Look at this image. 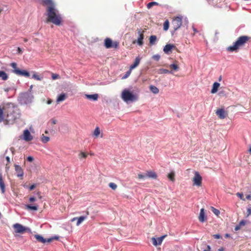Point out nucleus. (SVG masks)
Segmentation results:
<instances>
[{
	"label": "nucleus",
	"instance_id": "obj_61",
	"mask_svg": "<svg viewBox=\"0 0 251 251\" xmlns=\"http://www.w3.org/2000/svg\"><path fill=\"white\" fill-rule=\"evenodd\" d=\"M225 237H226V238H228V237H230V235H229V234H228V233H226V234H225Z\"/></svg>",
	"mask_w": 251,
	"mask_h": 251
},
{
	"label": "nucleus",
	"instance_id": "obj_41",
	"mask_svg": "<svg viewBox=\"0 0 251 251\" xmlns=\"http://www.w3.org/2000/svg\"><path fill=\"white\" fill-rule=\"evenodd\" d=\"M132 70H130V68H129V70L126 72V74L123 76V79H126L130 75L131 73Z\"/></svg>",
	"mask_w": 251,
	"mask_h": 251
},
{
	"label": "nucleus",
	"instance_id": "obj_18",
	"mask_svg": "<svg viewBox=\"0 0 251 251\" xmlns=\"http://www.w3.org/2000/svg\"><path fill=\"white\" fill-rule=\"evenodd\" d=\"M141 59V58L140 56L137 57L135 58V61H134L133 64H132L130 66V70H132L133 69H134V68L137 67L139 65V64H140Z\"/></svg>",
	"mask_w": 251,
	"mask_h": 251
},
{
	"label": "nucleus",
	"instance_id": "obj_52",
	"mask_svg": "<svg viewBox=\"0 0 251 251\" xmlns=\"http://www.w3.org/2000/svg\"><path fill=\"white\" fill-rule=\"evenodd\" d=\"M35 200H36V199L34 197H30L29 199V201L30 202H32L35 201Z\"/></svg>",
	"mask_w": 251,
	"mask_h": 251
},
{
	"label": "nucleus",
	"instance_id": "obj_7",
	"mask_svg": "<svg viewBox=\"0 0 251 251\" xmlns=\"http://www.w3.org/2000/svg\"><path fill=\"white\" fill-rule=\"evenodd\" d=\"M13 227L17 233L23 234L28 230L27 228L18 223L13 225Z\"/></svg>",
	"mask_w": 251,
	"mask_h": 251
},
{
	"label": "nucleus",
	"instance_id": "obj_49",
	"mask_svg": "<svg viewBox=\"0 0 251 251\" xmlns=\"http://www.w3.org/2000/svg\"><path fill=\"white\" fill-rule=\"evenodd\" d=\"M33 160H34L33 157L31 156H28L27 158V160L29 162H32L33 161Z\"/></svg>",
	"mask_w": 251,
	"mask_h": 251
},
{
	"label": "nucleus",
	"instance_id": "obj_34",
	"mask_svg": "<svg viewBox=\"0 0 251 251\" xmlns=\"http://www.w3.org/2000/svg\"><path fill=\"white\" fill-rule=\"evenodd\" d=\"M169 27V22L168 20H166L163 24V29L167 31Z\"/></svg>",
	"mask_w": 251,
	"mask_h": 251
},
{
	"label": "nucleus",
	"instance_id": "obj_9",
	"mask_svg": "<svg viewBox=\"0 0 251 251\" xmlns=\"http://www.w3.org/2000/svg\"><path fill=\"white\" fill-rule=\"evenodd\" d=\"M138 32V34H139V37L137 40V44L142 46L143 45V39H144V34L145 32V30H142V29H137V30Z\"/></svg>",
	"mask_w": 251,
	"mask_h": 251
},
{
	"label": "nucleus",
	"instance_id": "obj_28",
	"mask_svg": "<svg viewBox=\"0 0 251 251\" xmlns=\"http://www.w3.org/2000/svg\"><path fill=\"white\" fill-rule=\"evenodd\" d=\"M150 89L154 94H157L159 92V89L153 85H151L150 86Z\"/></svg>",
	"mask_w": 251,
	"mask_h": 251
},
{
	"label": "nucleus",
	"instance_id": "obj_50",
	"mask_svg": "<svg viewBox=\"0 0 251 251\" xmlns=\"http://www.w3.org/2000/svg\"><path fill=\"white\" fill-rule=\"evenodd\" d=\"M246 224V222L244 220H242L240 222L239 225H240L241 226H245Z\"/></svg>",
	"mask_w": 251,
	"mask_h": 251
},
{
	"label": "nucleus",
	"instance_id": "obj_33",
	"mask_svg": "<svg viewBox=\"0 0 251 251\" xmlns=\"http://www.w3.org/2000/svg\"><path fill=\"white\" fill-rule=\"evenodd\" d=\"M88 154L84 152H80L78 154V157L80 159H81L82 158H86L87 157Z\"/></svg>",
	"mask_w": 251,
	"mask_h": 251
},
{
	"label": "nucleus",
	"instance_id": "obj_21",
	"mask_svg": "<svg viewBox=\"0 0 251 251\" xmlns=\"http://www.w3.org/2000/svg\"><path fill=\"white\" fill-rule=\"evenodd\" d=\"M67 96L65 93L61 94L60 95H59L56 99V102L57 103H59L61 101H63L66 100L67 98Z\"/></svg>",
	"mask_w": 251,
	"mask_h": 251
},
{
	"label": "nucleus",
	"instance_id": "obj_11",
	"mask_svg": "<svg viewBox=\"0 0 251 251\" xmlns=\"http://www.w3.org/2000/svg\"><path fill=\"white\" fill-rule=\"evenodd\" d=\"M216 114L221 119H225L227 115V113L223 108L217 109L216 111Z\"/></svg>",
	"mask_w": 251,
	"mask_h": 251
},
{
	"label": "nucleus",
	"instance_id": "obj_43",
	"mask_svg": "<svg viewBox=\"0 0 251 251\" xmlns=\"http://www.w3.org/2000/svg\"><path fill=\"white\" fill-rule=\"evenodd\" d=\"M160 58V56L159 54H155L152 56V58L156 61H158Z\"/></svg>",
	"mask_w": 251,
	"mask_h": 251
},
{
	"label": "nucleus",
	"instance_id": "obj_40",
	"mask_svg": "<svg viewBox=\"0 0 251 251\" xmlns=\"http://www.w3.org/2000/svg\"><path fill=\"white\" fill-rule=\"evenodd\" d=\"M32 78L37 80H41L42 78V77H41L36 73H34V74L32 75Z\"/></svg>",
	"mask_w": 251,
	"mask_h": 251
},
{
	"label": "nucleus",
	"instance_id": "obj_58",
	"mask_svg": "<svg viewBox=\"0 0 251 251\" xmlns=\"http://www.w3.org/2000/svg\"><path fill=\"white\" fill-rule=\"evenodd\" d=\"M52 100L51 99H49L47 101V103L48 104H51L52 103Z\"/></svg>",
	"mask_w": 251,
	"mask_h": 251
},
{
	"label": "nucleus",
	"instance_id": "obj_30",
	"mask_svg": "<svg viewBox=\"0 0 251 251\" xmlns=\"http://www.w3.org/2000/svg\"><path fill=\"white\" fill-rule=\"evenodd\" d=\"M0 77H1L3 80H6L8 78V75L4 71H0Z\"/></svg>",
	"mask_w": 251,
	"mask_h": 251
},
{
	"label": "nucleus",
	"instance_id": "obj_1",
	"mask_svg": "<svg viewBox=\"0 0 251 251\" xmlns=\"http://www.w3.org/2000/svg\"><path fill=\"white\" fill-rule=\"evenodd\" d=\"M42 4L46 6V23H51L60 26L63 23L61 15L56 7L53 0H42Z\"/></svg>",
	"mask_w": 251,
	"mask_h": 251
},
{
	"label": "nucleus",
	"instance_id": "obj_5",
	"mask_svg": "<svg viewBox=\"0 0 251 251\" xmlns=\"http://www.w3.org/2000/svg\"><path fill=\"white\" fill-rule=\"evenodd\" d=\"M182 16H179L173 18L172 25L174 31L178 29L182 25Z\"/></svg>",
	"mask_w": 251,
	"mask_h": 251
},
{
	"label": "nucleus",
	"instance_id": "obj_25",
	"mask_svg": "<svg viewBox=\"0 0 251 251\" xmlns=\"http://www.w3.org/2000/svg\"><path fill=\"white\" fill-rule=\"evenodd\" d=\"M147 176L153 179H156L157 178L156 174L153 171H148L146 174Z\"/></svg>",
	"mask_w": 251,
	"mask_h": 251
},
{
	"label": "nucleus",
	"instance_id": "obj_59",
	"mask_svg": "<svg viewBox=\"0 0 251 251\" xmlns=\"http://www.w3.org/2000/svg\"><path fill=\"white\" fill-rule=\"evenodd\" d=\"M37 195L38 196L39 198L40 199H42V196H41V195L40 192H38L37 193Z\"/></svg>",
	"mask_w": 251,
	"mask_h": 251
},
{
	"label": "nucleus",
	"instance_id": "obj_44",
	"mask_svg": "<svg viewBox=\"0 0 251 251\" xmlns=\"http://www.w3.org/2000/svg\"><path fill=\"white\" fill-rule=\"evenodd\" d=\"M236 195L239 197L241 200L245 201V199L244 198L243 194L240 193H237Z\"/></svg>",
	"mask_w": 251,
	"mask_h": 251
},
{
	"label": "nucleus",
	"instance_id": "obj_36",
	"mask_svg": "<svg viewBox=\"0 0 251 251\" xmlns=\"http://www.w3.org/2000/svg\"><path fill=\"white\" fill-rule=\"evenodd\" d=\"M171 73L168 70L165 69H160L158 70V73L160 74H168Z\"/></svg>",
	"mask_w": 251,
	"mask_h": 251
},
{
	"label": "nucleus",
	"instance_id": "obj_51",
	"mask_svg": "<svg viewBox=\"0 0 251 251\" xmlns=\"http://www.w3.org/2000/svg\"><path fill=\"white\" fill-rule=\"evenodd\" d=\"M35 187H36V184H33L29 187V189L30 191H31V190H33Z\"/></svg>",
	"mask_w": 251,
	"mask_h": 251
},
{
	"label": "nucleus",
	"instance_id": "obj_37",
	"mask_svg": "<svg viewBox=\"0 0 251 251\" xmlns=\"http://www.w3.org/2000/svg\"><path fill=\"white\" fill-rule=\"evenodd\" d=\"M170 68H171L172 70H174L175 71H178L179 70L178 66L176 64H171L170 65Z\"/></svg>",
	"mask_w": 251,
	"mask_h": 251
},
{
	"label": "nucleus",
	"instance_id": "obj_22",
	"mask_svg": "<svg viewBox=\"0 0 251 251\" xmlns=\"http://www.w3.org/2000/svg\"><path fill=\"white\" fill-rule=\"evenodd\" d=\"M6 107H4L2 109L0 107V122L4 121L5 115V108Z\"/></svg>",
	"mask_w": 251,
	"mask_h": 251
},
{
	"label": "nucleus",
	"instance_id": "obj_12",
	"mask_svg": "<svg viewBox=\"0 0 251 251\" xmlns=\"http://www.w3.org/2000/svg\"><path fill=\"white\" fill-rule=\"evenodd\" d=\"M34 237L38 241L42 243H46V242L50 243L53 240V238H50L46 240L44 239L42 236L37 234L35 235Z\"/></svg>",
	"mask_w": 251,
	"mask_h": 251
},
{
	"label": "nucleus",
	"instance_id": "obj_17",
	"mask_svg": "<svg viewBox=\"0 0 251 251\" xmlns=\"http://www.w3.org/2000/svg\"><path fill=\"white\" fill-rule=\"evenodd\" d=\"M199 220L201 223L204 222L206 220V217L205 216L204 208H201V209L200 215L199 216Z\"/></svg>",
	"mask_w": 251,
	"mask_h": 251
},
{
	"label": "nucleus",
	"instance_id": "obj_53",
	"mask_svg": "<svg viewBox=\"0 0 251 251\" xmlns=\"http://www.w3.org/2000/svg\"><path fill=\"white\" fill-rule=\"evenodd\" d=\"M247 214L248 216L251 215V208H248L247 209Z\"/></svg>",
	"mask_w": 251,
	"mask_h": 251
},
{
	"label": "nucleus",
	"instance_id": "obj_35",
	"mask_svg": "<svg viewBox=\"0 0 251 251\" xmlns=\"http://www.w3.org/2000/svg\"><path fill=\"white\" fill-rule=\"evenodd\" d=\"M158 5V3L156 2H155V1H152V2H149L148 4H147V8L148 9H150L154 5Z\"/></svg>",
	"mask_w": 251,
	"mask_h": 251
},
{
	"label": "nucleus",
	"instance_id": "obj_16",
	"mask_svg": "<svg viewBox=\"0 0 251 251\" xmlns=\"http://www.w3.org/2000/svg\"><path fill=\"white\" fill-rule=\"evenodd\" d=\"M24 138L26 141H30L33 139L30 132L27 129L25 130L24 132Z\"/></svg>",
	"mask_w": 251,
	"mask_h": 251
},
{
	"label": "nucleus",
	"instance_id": "obj_42",
	"mask_svg": "<svg viewBox=\"0 0 251 251\" xmlns=\"http://www.w3.org/2000/svg\"><path fill=\"white\" fill-rule=\"evenodd\" d=\"M11 66L14 69L13 72L14 73V71L16 70H19V69L17 67V64L15 62L11 63L10 64Z\"/></svg>",
	"mask_w": 251,
	"mask_h": 251
},
{
	"label": "nucleus",
	"instance_id": "obj_56",
	"mask_svg": "<svg viewBox=\"0 0 251 251\" xmlns=\"http://www.w3.org/2000/svg\"><path fill=\"white\" fill-rule=\"evenodd\" d=\"M246 199L249 200H251V196L250 195H247Z\"/></svg>",
	"mask_w": 251,
	"mask_h": 251
},
{
	"label": "nucleus",
	"instance_id": "obj_2",
	"mask_svg": "<svg viewBox=\"0 0 251 251\" xmlns=\"http://www.w3.org/2000/svg\"><path fill=\"white\" fill-rule=\"evenodd\" d=\"M251 39V37L248 36H240L237 40L233 43L232 46L227 48V50L230 52H237L239 49L244 46L245 44Z\"/></svg>",
	"mask_w": 251,
	"mask_h": 251
},
{
	"label": "nucleus",
	"instance_id": "obj_54",
	"mask_svg": "<svg viewBox=\"0 0 251 251\" xmlns=\"http://www.w3.org/2000/svg\"><path fill=\"white\" fill-rule=\"evenodd\" d=\"M240 227H241V226L238 225V226H235V230L236 231H237V230H239L240 229Z\"/></svg>",
	"mask_w": 251,
	"mask_h": 251
},
{
	"label": "nucleus",
	"instance_id": "obj_48",
	"mask_svg": "<svg viewBox=\"0 0 251 251\" xmlns=\"http://www.w3.org/2000/svg\"><path fill=\"white\" fill-rule=\"evenodd\" d=\"M138 177L139 179H144L146 177V176L142 175V174H138Z\"/></svg>",
	"mask_w": 251,
	"mask_h": 251
},
{
	"label": "nucleus",
	"instance_id": "obj_13",
	"mask_svg": "<svg viewBox=\"0 0 251 251\" xmlns=\"http://www.w3.org/2000/svg\"><path fill=\"white\" fill-rule=\"evenodd\" d=\"M15 170L17 173V176L18 177H21V179H23L24 176V171L21 167L18 165H15Z\"/></svg>",
	"mask_w": 251,
	"mask_h": 251
},
{
	"label": "nucleus",
	"instance_id": "obj_63",
	"mask_svg": "<svg viewBox=\"0 0 251 251\" xmlns=\"http://www.w3.org/2000/svg\"><path fill=\"white\" fill-rule=\"evenodd\" d=\"M53 240L55 239V240H58L59 239V237H57V236H54L53 237Z\"/></svg>",
	"mask_w": 251,
	"mask_h": 251
},
{
	"label": "nucleus",
	"instance_id": "obj_3",
	"mask_svg": "<svg viewBox=\"0 0 251 251\" xmlns=\"http://www.w3.org/2000/svg\"><path fill=\"white\" fill-rule=\"evenodd\" d=\"M5 115L4 121L7 123H13L16 119V116L14 112V108L10 106H6L5 108Z\"/></svg>",
	"mask_w": 251,
	"mask_h": 251
},
{
	"label": "nucleus",
	"instance_id": "obj_8",
	"mask_svg": "<svg viewBox=\"0 0 251 251\" xmlns=\"http://www.w3.org/2000/svg\"><path fill=\"white\" fill-rule=\"evenodd\" d=\"M192 181L193 185L197 186H201L202 183V177L198 172H195V176L193 178Z\"/></svg>",
	"mask_w": 251,
	"mask_h": 251
},
{
	"label": "nucleus",
	"instance_id": "obj_29",
	"mask_svg": "<svg viewBox=\"0 0 251 251\" xmlns=\"http://www.w3.org/2000/svg\"><path fill=\"white\" fill-rule=\"evenodd\" d=\"M168 178L172 181L174 182L175 180V174L174 171H172L168 175Z\"/></svg>",
	"mask_w": 251,
	"mask_h": 251
},
{
	"label": "nucleus",
	"instance_id": "obj_6",
	"mask_svg": "<svg viewBox=\"0 0 251 251\" xmlns=\"http://www.w3.org/2000/svg\"><path fill=\"white\" fill-rule=\"evenodd\" d=\"M104 45L106 49L118 48L119 46V43L118 41L113 42L109 38H106L104 40Z\"/></svg>",
	"mask_w": 251,
	"mask_h": 251
},
{
	"label": "nucleus",
	"instance_id": "obj_46",
	"mask_svg": "<svg viewBox=\"0 0 251 251\" xmlns=\"http://www.w3.org/2000/svg\"><path fill=\"white\" fill-rule=\"evenodd\" d=\"M50 122L52 125H55L57 123V120L54 118L51 119Z\"/></svg>",
	"mask_w": 251,
	"mask_h": 251
},
{
	"label": "nucleus",
	"instance_id": "obj_47",
	"mask_svg": "<svg viewBox=\"0 0 251 251\" xmlns=\"http://www.w3.org/2000/svg\"><path fill=\"white\" fill-rule=\"evenodd\" d=\"M213 236L215 239H219L221 238V236L220 234H214L213 235Z\"/></svg>",
	"mask_w": 251,
	"mask_h": 251
},
{
	"label": "nucleus",
	"instance_id": "obj_24",
	"mask_svg": "<svg viewBox=\"0 0 251 251\" xmlns=\"http://www.w3.org/2000/svg\"><path fill=\"white\" fill-rule=\"evenodd\" d=\"M220 83L218 82H214L213 84V87L211 91V93L212 94H214L216 93L218 91V88L220 86Z\"/></svg>",
	"mask_w": 251,
	"mask_h": 251
},
{
	"label": "nucleus",
	"instance_id": "obj_62",
	"mask_svg": "<svg viewBox=\"0 0 251 251\" xmlns=\"http://www.w3.org/2000/svg\"><path fill=\"white\" fill-rule=\"evenodd\" d=\"M6 160H7V162H10V158H9L8 156H7V157H6Z\"/></svg>",
	"mask_w": 251,
	"mask_h": 251
},
{
	"label": "nucleus",
	"instance_id": "obj_27",
	"mask_svg": "<svg viewBox=\"0 0 251 251\" xmlns=\"http://www.w3.org/2000/svg\"><path fill=\"white\" fill-rule=\"evenodd\" d=\"M25 206L26 208L28 210L36 211L38 209V205L37 204L34 205H26Z\"/></svg>",
	"mask_w": 251,
	"mask_h": 251
},
{
	"label": "nucleus",
	"instance_id": "obj_60",
	"mask_svg": "<svg viewBox=\"0 0 251 251\" xmlns=\"http://www.w3.org/2000/svg\"><path fill=\"white\" fill-rule=\"evenodd\" d=\"M192 28H193V29L194 32V34L195 33H196L198 32V30H197V29H196L194 26H193V27H192Z\"/></svg>",
	"mask_w": 251,
	"mask_h": 251
},
{
	"label": "nucleus",
	"instance_id": "obj_31",
	"mask_svg": "<svg viewBox=\"0 0 251 251\" xmlns=\"http://www.w3.org/2000/svg\"><path fill=\"white\" fill-rule=\"evenodd\" d=\"M100 133V128L98 126L96 127L93 132V135L96 137H98Z\"/></svg>",
	"mask_w": 251,
	"mask_h": 251
},
{
	"label": "nucleus",
	"instance_id": "obj_15",
	"mask_svg": "<svg viewBox=\"0 0 251 251\" xmlns=\"http://www.w3.org/2000/svg\"><path fill=\"white\" fill-rule=\"evenodd\" d=\"M14 73L20 76H24L25 77H29L30 76L29 72L25 70H16L14 71Z\"/></svg>",
	"mask_w": 251,
	"mask_h": 251
},
{
	"label": "nucleus",
	"instance_id": "obj_32",
	"mask_svg": "<svg viewBox=\"0 0 251 251\" xmlns=\"http://www.w3.org/2000/svg\"><path fill=\"white\" fill-rule=\"evenodd\" d=\"M50 140V138L48 136H46L44 134L41 136V141L43 143H47Z\"/></svg>",
	"mask_w": 251,
	"mask_h": 251
},
{
	"label": "nucleus",
	"instance_id": "obj_10",
	"mask_svg": "<svg viewBox=\"0 0 251 251\" xmlns=\"http://www.w3.org/2000/svg\"><path fill=\"white\" fill-rule=\"evenodd\" d=\"M166 236H167L166 235H163V236H162L160 237H158L157 238H155V237H152L151 238V240L152 241V244L154 246L160 245L162 244L163 239Z\"/></svg>",
	"mask_w": 251,
	"mask_h": 251
},
{
	"label": "nucleus",
	"instance_id": "obj_14",
	"mask_svg": "<svg viewBox=\"0 0 251 251\" xmlns=\"http://www.w3.org/2000/svg\"><path fill=\"white\" fill-rule=\"evenodd\" d=\"M175 45L172 44H167L163 49V51L167 54H170L172 53V49L175 48Z\"/></svg>",
	"mask_w": 251,
	"mask_h": 251
},
{
	"label": "nucleus",
	"instance_id": "obj_19",
	"mask_svg": "<svg viewBox=\"0 0 251 251\" xmlns=\"http://www.w3.org/2000/svg\"><path fill=\"white\" fill-rule=\"evenodd\" d=\"M0 188L2 194L4 193L5 191V184L2 178V175L1 173H0Z\"/></svg>",
	"mask_w": 251,
	"mask_h": 251
},
{
	"label": "nucleus",
	"instance_id": "obj_23",
	"mask_svg": "<svg viewBox=\"0 0 251 251\" xmlns=\"http://www.w3.org/2000/svg\"><path fill=\"white\" fill-rule=\"evenodd\" d=\"M87 218V216H81L78 218H74L72 219V221H74L75 220L77 219V221L76 223V225L79 226L84 220Z\"/></svg>",
	"mask_w": 251,
	"mask_h": 251
},
{
	"label": "nucleus",
	"instance_id": "obj_38",
	"mask_svg": "<svg viewBox=\"0 0 251 251\" xmlns=\"http://www.w3.org/2000/svg\"><path fill=\"white\" fill-rule=\"evenodd\" d=\"M211 210L216 216H218L220 213V211L214 207H211Z\"/></svg>",
	"mask_w": 251,
	"mask_h": 251
},
{
	"label": "nucleus",
	"instance_id": "obj_20",
	"mask_svg": "<svg viewBox=\"0 0 251 251\" xmlns=\"http://www.w3.org/2000/svg\"><path fill=\"white\" fill-rule=\"evenodd\" d=\"M85 97L88 100L96 101L98 100L99 96L97 94L93 95L85 94Z\"/></svg>",
	"mask_w": 251,
	"mask_h": 251
},
{
	"label": "nucleus",
	"instance_id": "obj_26",
	"mask_svg": "<svg viewBox=\"0 0 251 251\" xmlns=\"http://www.w3.org/2000/svg\"><path fill=\"white\" fill-rule=\"evenodd\" d=\"M157 40V37L155 35H151L149 38V42L151 45H153L155 44Z\"/></svg>",
	"mask_w": 251,
	"mask_h": 251
},
{
	"label": "nucleus",
	"instance_id": "obj_57",
	"mask_svg": "<svg viewBox=\"0 0 251 251\" xmlns=\"http://www.w3.org/2000/svg\"><path fill=\"white\" fill-rule=\"evenodd\" d=\"M17 50H18V51L19 53H22V49L18 47Z\"/></svg>",
	"mask_w": 251,
	"mask_h": 251
},
{
	"label": "nucleus",
	"instance_id": "obj_64",
	"mask_svg": "<svg viewBox=\"0 0 251 251\" xmlns=\"http://www.w3.org/2000/svg\"><path fill=\"white\" fill-rule=\"evenodd\" d=\"M249 151L250 153L251 154V147H250V148L249 150Z\"/></svg>",
	"mask_w": 251,
	"mask_h": 251
},
{
	"label": "nucleus",
	"instance_id": "obj_39",
	"mask_svg": "<svg viewBox=\"0 0 251 251\" xmlns=\"http://www.w3.org/2000/svg\"><path fill=\"white\" fill-rule=\"evenodd\" d=\"M109 186L113 190H115L117 188V185L113 182H110L109 183Z\"/></svg>",
	"mask_w": 251,
	"mask_h": 251
},
{
	"label": "nucleus",
	"instance_id": "obj_4",
	"mask_svg": "<svg viewBox=\"0 0 251 251\" xmlns=\"http://www.w3.org/2000/svg\"><path fill=\"white\" fill-rule=\"evenodd\" d=\"M121 98L124 101L127 102L129 101H134L138 100V96L132 94L128 90L125 89H124L121 95Z\"/></svg>",
	"mask_w": 251,
	"mask_h": 251
},
{
	"label": "nucleus",
	"instance_id": "obj_55",
	"mask_svg": "<svg viewBox=\"0 0 251 251\" xmlns=\"http://www.w3.org/2000/svg\"><path fill=\"white\" fill-rule=\"evenodd\" d=\"M211 248L210 246L207 245V249L204 250L203 251H210Z\"/></svg>",
	"mask_w": 251,
	"mask_h": 251
},
{
	"label": "nucleus",
	"instance_id": "obj_45",
	"mask_svg": "<svg viewBox=\"0 0 251 251\" xmlns=\"http://www.w3.org/2000/svg\"><path fill=\"white\" fill-rule=\"evenodd\" d=\"M59 78V75L57 74H52V79H56Z\"/></svg>",
	"mask_w": 251,
	"mask_h": 251
}]
</instances>
